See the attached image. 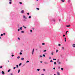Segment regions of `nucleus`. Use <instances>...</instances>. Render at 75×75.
Here are the masks:
<instances>
[{"label": "nucleus", "mask_w": 75, "mask_h": 75, "mask_svg": "<svg viewBox=\"0 0 75 75\" xmlns=\"http://www.w3.org/2000/svg\"><path fill=\"white\" fill-rule=\"evenodd\" d=\"M34 49H33L32 51V55L34 54Z\"/></svg>", "instance_id": "1"}, {"label": "nucleus", "mask_w": 75, "mask_h": 75, "mask_svg": "<svg viewBox=\"0 0 75 75\" xmlns=\"http://www.w3.org/2000/svg\"><path fill=\"white\" fill-rule=\"evenodd\" d=\"M23 18H25V19H27V17H25V16H23Z\"/></svg>", "instance_id": "2"}, {"label": "nucleus", "mask_w": 75, "mask_h": 75, "mask_svg": "<svg viewBox=\"0 0 75 75\" xmlns=\"http://www.w3.org/2000/svg\"><path fill=\"white\" fill-rule=\"evenodd\" d=\"M44 63L45 64H48V63L46 62H45Z\"/></svg>", "instance_id": "3"}, {"label": "nucleus", "mask_w": 75, "mask_h": 75, "mask_svg": "<svg viewBox=\"0 0 75 75\" xmlns=\"http://www.w3.org/2000/svg\"><path fill=\"white\" fill-rule=\"evenodd\" d=\"M57 74L58 75H60V74L58 72H57Z\"/></svg>", "instance_id": "4"}, {"label": "nucleus", "mask_w": 75, "mask_h": 75, "mask_svg": "<svg viewBox=\"0 0 75 75\" xmlns=\"http://www.w3.org/2000/svg\"><path fill=\"white\" fill-rule=\"evenodd\" d=\"M2 74H3V75H4V71H2Z\"/></svg>", "instance_id": "5"}, {"label": "nucleus", "mask_w": 75, "mask_h": 75, "mask_svg": "<svg viewBox=\"0 0 75 75\" xmlns=\"http://www.w3.org/2000/svg\"><path fill=\"white\" fill-rule=\"evenodd\" d=\"M64 40L65 42H66V41H67V38H64Z\"/></svg>", "instance_id": "6"}, {"label": "nucleus", "mask_w": 75, "mask_h": 75, "mask_svg": "<svg viewBox=\"0 0 75 75\" xmlns=\"http://www.w3.org/2000/svg\"><path fill=\"white\" fill-rule=\"evenodd\" d=\"M24 10H22L21 11V13H24Z\"/></svg>", "instance_id": "7"}, {"label": "nucleus", "mask_w": 75, "mask_h": 75, "mask_svg": "<svg viewBox=\"0 0 75 75\" xmlns=\"http://www.w3.org/2000/svg\"><path fill=\"white\" fill-rule=\"evenodd\" d=\"M75 44H73L72 45V46H73V47H75Z\"/></svg>", "instance_id": "8"}, {"label": "nucleus", "mask_w": 75, "mask_h": 75, "mask_svg": "<svg viewBox=\"0 0 75 75\" xmlns=\"http://www.w3.org/2000/svg\"><path fill=\"white\" fill-rule=\"evenodd\" d=\"M58 52V50H56V53H57V52Z\"/></svg>", "instance_id": "9"}, {"label": "nucleus", "mask_w": 75, "mask_h": 75, "mask_svg": "<svg viewBox=\"0 0 75 75\" xmlns=\"http://www.w3.org/2000/svg\"><path fill=\"white\" fill-rule=\"evenodd\" d=\"M58 64H61V62H59L58 63Z\"/></svg>", "instance_id": "10"}, {"label": "nucleus", "mask_w": 75, "mask_h": 75, "mask_svg": "<svg viewBox=\"0 0 75 75\" xmlns=\"http://www.w3.org/2000/svg\"><path fill=\"white\" fill-rule=\"evenodd\" d=\"M20 58V56H18L17 57V58H18V59H19Z\"/></svg>", "instance_id": "11"}, {"label": "nucleus", "mask_w": 75, "mask_h": 75, "mask_svg": "<svg viewBox=\"0 0 75 75\" xmlns=\"http://www.w3.org/2000/svg\"><path fill=\"white\" fill-rule=\"evenodd\" d=\"M21 60L23 61V60H24V58H22L21 59Z\"/></svg>", "instance_id": "12"}, {"label": "nucleus", "mask_w": 75, "mask_h": 75, "mask_svg": "<svg viewBox=\"0 0 75 75\" xmlns=\"http://www.w3.org/2000/svg\"><path fill=\"white\" fill-rule=\"evenodd\" d=\"M20 71V69L18 70V73H19Z\"/></svg>", "instance_id": "13"}, {"label": "nucleus", "mask_w": 75, "mask_h": 75, "mask_svg": "<svg viewBox=\"0 0 75 75\" xmlns=\"http://www.w3.org/2000/svg\"><path fill=\"white\" fill-rule=\"evenodd\" d=\"M68 31H67L66 32V35H67V33H68Z\"/></svg>", "instance_id": "14"}, {"label": "nucleus", "mask_w": 75, "mask_h": 75, "mask_svg": "<svg viewBox=\"0 0 75 75\" xmlns=\"http://www.w3.org/2000/svg\"><path fill=\"white\" fill-rule=\"evenodd\" d=\"M62 1V2H64V1H65V0H61Z\"/></svg>", "instance_id": "15"}, {"label": "nucleus", "mask_w": 75, "mask_h": 75, "mask_svg": "<svg viewBox=\"0 0 75 75\" xmlns=\"http://www.w3.org/2000/svg\"><path fill=\"white\" fill-rule=\"evenodd\" d=\"M20 30H22V27H21V28H20Z\"/></svg>", "instance_id": "16"}, {"label": "nucleus", "mask_w": 75, "mask_h": 75, "mask_svg": "<svg viewBox=\"0 0 75 75\" xmlns=\"http://www.w3.org/2000/svg\"><path fill=\"white\" fill-rule=\"evenodd\" d=\"M42 45H45V43H42Z\"/></svg>", "instance_id": "17"}, {"label": "nucleus", "mask_w": 75, "mask_h": 75, "mask_svg": "<svg viewBox=\"0 0 75 75\" xmlns=\"http://www.w3.org/2000/svg\"><path fill=\"white\" fill-rule=\"evenodd\" d=\"M11 71L10 69H9L8 71V72H10Z\"/></svg>", "instance_id": "18"}, {"label": "nucleus", "mask_w": 75, "mask_h": 75, "mask_svg": "<svg viewBox=\"0 0 75 75\" xmlns=\"http://www.w3.org/2000/svg\"><path fill=\"white\" fill-rule=\"evenodd\" d=\"M20 55H22V53L21 52L20 53Z\"/></svg>", "instance_id": "19"}, {"label": "nucleus", "mask_w": 75, "mask_h": 75, "mask_svg": "<svg viewBox=\"0 0 75 75\" xmlns=\"http://www.w3.org/2000/svg\"><path fill=\"white\" fill-rule=\"evenodd\" d=\"M69 26H70V25H67L66 27H69Z\"/></svg>", "instance_id": "20"}, {"label": "nucleus", "mask_w": 75, "mask_h": 75, "mask_svg": "<svg viewBox=\"0 0 75 75\" xmlns=\"http://www.w3.org/2000/svg\"><path fill=\"white\" fill-rule=\"evenodd\" d=\"M53 60H57V59H53Z\"/></svg>", "instance_id": "21"}, {"label": "nucleus", "mask_w": 75, "mask_h": 75, "mask_svg": "<svg viewBox=\"0 0 75 75\" xmlns=\"http://www.w3.org/2000/svg\"><path fill=\"white\" fill-rule=\"evenodd\" d=\"M37 71H40V69H37Z\"/></svg>", "instance_id": "22"}, {"label": "nucleus", "mask_w": 75, "mask_h": 75, "mask_svg": "<svg viewBox=\"0 0 75 75\" xmlns=\"http://www.w3.org/2000/svg\"><path fill=\"white\" fill-rule=\"evenodd\" d=\"M56 62H54V65H56Z\"/></svg>", "instance_id": "23"}, {"label": "nucleus", "mask_w": 75, "mask_h": 75, "mask_svg": "<svg viewBox=\"0 0 75 75\" xmlns=\"http://www.w3.org/2000/svg\"><path fill=\"white\" fill-rule=\"evenodd\" d=\"M61 70H62V71H63V68H61Z\"/></svg>", "instance_id": "24"}, {"label": "nucleus", "mask_w": 75, "mask_h": 75, "mask_svg": "<svg viewBox=\"0 0 75 75\" xmlns=\"http://www.w3.org/2000/svg\"><path fill=\"white\" fill-rule=\"evenodd\" d=\"M29 18H31V16H29Z\"/></svg>", "instance_id": "25"}, {"label": "nucleus", "mask_w": 75, "mask_h": 75, "mask_svg": "<svg viewBox=\"0 0 75 75\" xmlns=\"http://www.w3.org/2000/svg\"><path fill=\"white\" fill-rule=\"evenodd\" d=\"M19 3H20V4H22V3L21 2H19Z\"/></svg>", "instance_id": "26"}, {"label": "nucleus", "mask_w": 75, "mask_h": 75, "mask_svg": "<svg viewBox=\"0 0 75 75\" xmlns=\"http://www.w3.org/2000/svg\"><path fill=\"white\" fill-rule=\"evenodd\" d=\"M16 67H17V68H18V65H16Z\"/></svg>", "instance_id": "27"}, {"label": "nucleus", "mask_w": 75, "mask_h": 75, "mask_svg": "<svg viewBox=\"0 0 75 75\" xmlns=\"http://www.w3.org/2000/svg\"><path fill=\"white\" fill-rule=\"evenodd\" d=\"M47 50H44L43 52H46Z\"/></svg>", "instance_id": "28"}, {"label": "nucleus", "mask_w": 75, "mask_h": 75, "mask_svg": "<svg viewBox=\"0 0 75 75\" xmlns=\"http://www.w3.org/2000/svg\"><path fill=\"white\" fill-rule=\"evenodd\" d=\"M3 68V66H1L0 67V68Z\"/></svg>", "instance_id": "29"}, {"label": "nucleus", "mask_w": 75, "mask_h": 75, "mask_svg": "<svg viewBox=\"0 0 75 75\" xmlns=\"http://www.w3.org/2000/svg\"><path fill=\"white\" fill-rule=\"evenodd\" d=\"M27 14H28V15H29V14H30V13H27Z\"/></svg>", "instance_id": "30"}, {"label": "nucleus", "mask_w": 75, "mask_h": 75, "mask_svg": "<svg viewBox=\"0 0 75 75\" xmlns=\"http://www.w3.org/2000/svg\"><path fill=\"white\" fill-rule=\"evenodd\" d=\"M26 62V63H27L28 62H29V61H27Z\"/></svg>", "instance_id": "31"}, {"label": "nucleus", "mask_w": 75, "mask_h": 75, "mask_svg": "<svg viewBox=\"0 0 75 75\" xmlns=\"http://www.w3.org/2000/svg\"><path fill=\"white\" fill-rule=\"evenodd\" d=\"M3 35L2 34H1V36H3Z\"/></svg>", "instance_id": "32"}, {"label": "nucleus", "mask_w": 75, "mask_h": 75, "mask_svg": "<svg viewBox=\"0 0 75 75\" xmlns=\"http://www.w3.org/2000/svg\"><path fill=\"white\" fill-rule=\"evenodd\" d=\"M21 33H24V31H21Z\"/></svg>", "instance_id": "33"}, {"label": "nucleus", "mask_w": 75, "mask_h": 75, "mask_svg": "<svg viewBox=\"0 0 75 75\" xmlns=\"http://www.w3.org/2000/svg\"><path fill=\"white\" fill-rule=\"evenodd\" d=\"M43 56L44 57H45V54H43Z\"/></svg>", "instance_id": "34"}, {"label": "nucleus", "mask_w": 75, "mask_h": 75, "mask_svg": "<svg viewBox=\"0 0 75 75\" xmlns=\"http://www.w3.org/2000/svg\"><path fill=\"white\" fill-rule=\"evenodd\" d=\"M9 4H11V2H9Z\"/></svg>", "instance_id": "35"}, {"label": "nucleus", "mask_w": 75, "mask_h": 75, "mask_svg": "<svg viewBox=\"0 0 75 75\" xmlns=\"http://www.w3.org/2000/svg\"><path fill=\"white\" fill-rule=\"evenodd\" d=\"M21 65V63H20L19 64V66H20V65Z\"/></svg>", "instance_id": "36"}, {"label": "nucleus", "mask_w": 75, "mask_h": 75, "mask_svg": "<svg viewBox=\"0 0 75 75\" xmlns=\"http://www.w3.org/2000/svg\"><path fill=\"white\" fill-rule=\"evenodd\" d=\"M36 9H37V10H39V8H36Z\"/></svg>", "instance_id": "37"}, {"label": "nucleus", "mask_w": 75, "mask_h": 75, "mask_svg": "<svg viewBox=\"0 0 75 75\" xmlns=\"http://www.w3.org/2000/svg\"><path fill=\"white\" fill-rule=\"evenodd\" d=\"M53 62V61H52V60H51V61H50V62Z\"/></svg>", "instance_id": "38"}, {"label": "nucleus", "mask_w": 75, "mask_h": 75, "mask_svg": "<svg viewBox=\"0 0 75 75\" xmlns=\"http://www.w3.org/2000/svg\"><path fill=\"white\" fill-rule=\"evenodd\" d=\"M18 31H20V29H18Z\"/></svg>", "instance_id": "39"}, {"label": "nucleus", "mask_w": 75, "mask_h": 75, "mask_svg": "<svg viewBox=\"0 0 75 75\" xmlns=\"http://www.w3.org/2000/svg\"><path fill=\"white\" fill-rule=\"evenodd\" d=\"M18 40H20V38H18Z\"/></svg>", "instance_id": "40"}, {"label": "nucleus", "mask_w": 75, "mask_h": 75, "mask_svg": "<svg viewBox=\"0 0 75 75\" xmlns=\"http://www.w3.org/2000/svg\"><path fill=\"white\" fill-rule=\"evenodd\" d=\"M11 56H12V57H14V55H13V54H12V55H11Z\"/></svg>", "instance_id": "41"}, {"label": "nucleus", "mask_w": 75, "mask_h": 75, "mask_svg": "<svg viewBox=\"0 0 75 75\" xmlns=\"http://www.w3.org/2000/svg\"><path fill=\"white\" fill-rule=\"evenodd\" d=\"M65 35H63V37H65Z\"/></svg>", "instance_id": "42"}, {"label": "nucleus", "mask_w": 75, "mask_h": 75, "mask_svg": "<svg viewBox=\"0 0 75 75\" xmlns=\"http://www.w3.org/2000/svg\"><path fill=\"white\" fill-rule=\"evenodd\" d=\"M30 31L31 33H32V30H30Z\"/></svg>", "instance_id": "43"}, {"label": "nucleus", "mask_w": 75, "mask_h": 75, "mask_svg": "<svg viewBox=\"0 0 75 75\" xmlns=\"http://www.w3.org/2000/svg\"><path fill=\"white\" fill-rule=\"evenodd\" d=\"M62 50H64V47H62Z\"/></svg>", "instance_id": "44"}, {"label": "nucleus", "mask_w": 75, "mask_h": 75, "mask_svg": "<svg viewBox=\"0 0 75 75\" xmlns=\"http://www.w3.org/2000/svg\"><path fill=\"white\" fill-rule=\"evenodd\" d=\"M58 46H61V44H59Z\"/></svg>", "instance_id": "45"}, {"label": "nucleus", "mask_w": 75, "mask_h": 75, "mask_svg": "<svg viewBox=\"0 0 75 75\" xmlns=\"http://www.w3.org/2000/svg\"><path fill=\"white\" fill-rule=\"evenodd\" d=\"M13 69H16V67H14L13 68Z\"/></svg>", "instance_id": "46"}, {"label": "nucleus", "mask_w": 75, "mask_h": 75, "mask_svg": "<svg viewBox=\"0 0 75 75\" xmlns=\"http://www.w3.org/2000/svg\"><path fill=\"white\" fill-rule=\"evenodd\" d=\"M6 35V33H3V35Z\"/></svg>", "instance_id": "47"}, {"label": "nucleus", "mask_w": 75, "mask_h": 75, "mask_svg": "<svg viewBox=\"0 0 75 75\" xmlns=\"http://www.w3.org/2000/svg\"><path fill=\"white\" fill-rule=\"evenodd\" d=\"M10 75H13V74L12 73Z\"/></svg>", "instance_id": "48"}, {"label": "nucleus", "mask_w": 75, "mask_h": 75, "mask_svg": "<svg viewBox=\"0 0 75 75\" xmlns=\"http://www.w3.org/2000/svg\"><path fill=\"white\" fill-rule=\"evenodd\" d=\"M53 69H55V68L54 67V68H53Z\"/></svg>", "instance_id": "49"}, {"label": "nucleus", "mask_w": 75, "mask_h": 75, "mask_svg": "<svg viewBox=\"0 0 75 75\" xmlns=\"http://www.w3.org/2000/svg\"><path fill=\"white\" fill-rule=\"evenodd\" d=\"M40 57H42V56L41 55L40 56Z\"/></svg>", "instance_id": "50"}, {"label": "nucleus", "mask_w": 75, "mask_h": 75, "mask_svg": "<svg viewBox=\"0 0 75 75\" xmlns=\"http://www.w3.org/2000/svg\"><path fill=\"white\" fill-rule=\"evenodd\" d=\"M51 54V55H53V53H52V54Z\"/></svg>", "instance_id": "51"}, {"label": "nucleus", "mask_w": 75, "mask_h": 75, "mask_svg": "<svg viewBox=\"0 0 75 75\" xmlns=\"http://www.w3.org/2000/svg\"><path fill=\"white\" fill-rule=\"evenodd\" d=\"M43 70L44 71H45V69H43Z\"/></svg>", "instance_id": "52"}, {"label": "nucleus", "mask_w": 75, "mask_h": 75, "mask_svg": "<svg viewBox=\"0 0 75 75\" xmlns=\"http://www.w3.org/2000/svg\"><path fill=\"white\" fill-rule=\"evenodd\" d=\"M57 62H59V60H58Z\"/></svg>", "instance_id": "53"}, {"label": "nucleus", "mask_w": 75, "mask_h": 75, "mask_svg": "<svg viewBox=\"0 0 75 75\" xmlns=\"http://www.w3.org/2000/svg\"><path fill=\"white\" fill-rule=\"evenodd\" d=\"M58 68V69H60V67H59Z\"/></svg>", "instance_id": "54"}, {"label": "nucleus", "mask_w": 75, "mask_h": 75, "mask_svg": "<svg viewBox=\"0 0 75 75\" xmlns=\"http://www.w3.org/2000/svg\"><path fill=\"white\" fill-rule=\"evenodd\" d=\"M12 0H9V1H12Z\"/></svg>", "instance_id": "55"}, {"label": "nucleus", "mask_w": 75, "mask_h": 75, "mask_svg": "<svg viewBox=\"0 0 75 75\" xmlns=\"http://www.w3.org/2000/svg\"><path fill=\"white\" fill-rule=\"evenodd\" d=\"M51 57H49V59H51Z\"/></svg>", "instance_id": "56"}, {"label": "nucleus", "mask_w": 75, "mask_h": 75, "mask_svg": "<svg viewBox=\"0 0 75 75\" xmlns=\"http://www.w3.org/2000/svg\"><path fill=\"white\" fill-rule=\"evenodd\" d=\"M40 62H41V63H42V61H41Z\"/></svg>", "instance_id": "57"}, {"label": "nucleus", "mask_w": 75, "mask_h": 75, "mask_svg": "<svg viewBox=\"0 0 75 75\" xmlns=\"http://www.w3.org/2000/svg\"><path fill=\"white\" fill-rule=\"evenodd\" d=\"M44 75V74H42V75Z\"/></svg>", "instance_id": "58"}, {"label": "nucleus", "mask_w": 75, "mask_h": 75, "mask_svg": "<svg viewBox=\"0 0 75 75\" xmlns=\"http://www.w3.org/2000/svg\"><path fill=\"white\" fill-rule=\"evenodd\" d=\"M23 27H25V26L24 25H23Z\"/></svg>", "instance_id": "59"}, {"label": "nucleus", "mask_w": 75, "mask_h": 75, "mask_svg": "<svg viewBox=\"0 0 75 75\" xmlns=\"http://www.w3.org/2000/svg\"><path fill=\"white\" fill-rule=\"evenodd\" d=\"M24 28H26V27H24Z\"/></svg>", "instance_id": "60"}, {"label": "nucleus", "mask_w": 75, "mask_h": 75, "mask_svg": "<svg viewBox=\"0 0 75 75\" xmlns=\"http://www.w3.org/2000/svg\"><path fill=\"white\" fill-rule=\"evenodd\" d=\"M53 21H55V20H54Z\"/></svg>", "instance_id": "61"}, {"label": "nucleus", "mask_w": 75, "mask_h": 75, "mask_svg": "<svg viewBox=\"0 0 75 75\" xmlns=\"http://www.w3.org/2000/svg\"><path fill=\"white\" fill-rule=\"evenodd\" d=\"M8 62H9V60H8Z\"/></svg>", "instance_id": "62"}, {"label": "nucleus", "mask_w": 75, "mask_h": 75, "mask_svg": "<svg viewBox=\"0 0 75 75\" xmlns=\"http://www.w3.org/2000/svg\"><path fill=\"white\" fill-rule=\"evenodd\" d=\"M23 52V51L22 50L21 51V52Z\"/></svg>", "instance_id": "63"}, {"label": "nucleus", "mask_w": 75, "mask_h": 75, "mask_svg": "<svg viewBox=\"0 0 75 75\" xmlns=\"http://www.w3.org/2000/svg\"><path fill=\"white\" fill-rule=\"evenodd\" d=\"M54 75H56V74H54Z\"/></svg>", "instance_id": "64"}]
</instances>
